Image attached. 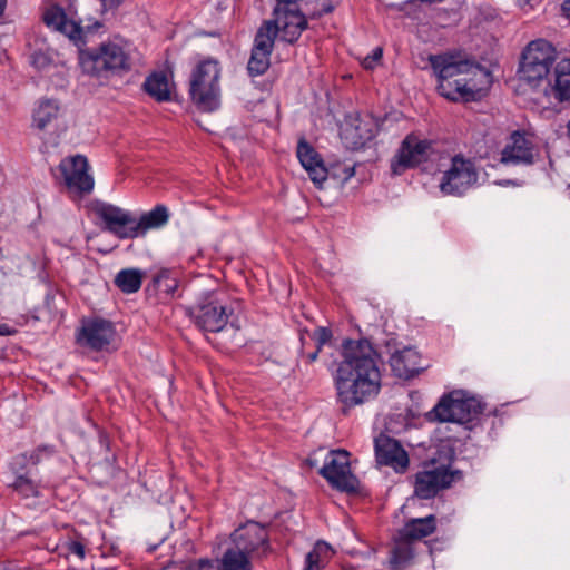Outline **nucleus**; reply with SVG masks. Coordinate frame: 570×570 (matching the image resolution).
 <instances>
[{
	"label": "nucleus",
	"mask_w": 570,
	"mask_h": 570,
	"mask_svg": "<svg viewBox=\"0 0 570 570\" xmlns=\"http://www.w3.org/2000/svg\"><path fill=\"white\" fill-rule=\"evenodd\" d=\"M79 48V63L83 72L92 76L102 73L120 75L129 71L131 59L128 52L117 42H101L96 48Z\"/></svg>",
	"instance_id": "obj_6"
},
{
	"label": "nucleus",
	"mask_w": 570,
	"mask_h": 570,
	"mask_svg": "<svg viewBox=\"0 0 570 570\" xmlns=\"http://www.w3.org/2000/svg\"><path fill=\"white\" fill-rule=\"evenodd\" d=\"M435 530V515L430 514L425 518H414L406 521L400 530V539L412 542L431 535Z\"/></svg>",
	"instance_id": "obj_26"
},
{
	"label": "nucleus",
	"mask_w": 570,
	"mask_h": 570,
	"mask_svg": "<svg viewBox=\"0 0 570 570\" xmlns=\"http://www.w3.org/2000/svg\"><path fill=\"white\" fill-rule=\"evenodd\" d=\"M91 212L104 223L102 229L119 239H134L144 236L149 229L160 228L169 219L168 208L158 204L144 213L139 219L128 210L101 200L91 204Z\"/></svg>",
	"instance_id": "obj_3"
},
{
	"label": "nucleus",
	"mask_w": 570,
	"mask_h": 570,
	"mask_svg": "<svg viewBox=\"0 0 570 570\" xmlns=\"http://www.w3.org/2000/svg\"><path fill=\"white\" fill-rule=\"evenodd\" d=\"M99 442L100 445L104 446L106 450L110 449V441L107 434H100Z\"/></svg>",
	"instance_id": "obj_43"
},
{
	"label": "nucleus",
	"mask_w": 570,
	"mask_h": 570,
	"mask_svg": "<svg viewBox=\"0 0 570 570\" xmlns=\"http://www.w3.org/2000/svg\"><path fill=\"white\" fill-rule=\"evenodd\" d=\"M567 129H568L567 135H568V138H569V140H570V120H569V121H568V124H567Z\"/></svg>",
	"instance_id": "obj_48"
},
{
	"label": "nucleus",
	"mask_w": 570,
	"mask_h": 570,
	"mask_svg": "<svg viewBox=\"0 0 570 570\" xmlns=\"http://www.w3.org/2000/svg\"><path fill=\"white\" fill-rule=\"evenodd\" d=\"M184 570H218V567L209 559H199L189 562Z\"/></svg>",
	"instance_id": "obj_37"
},
{
	"label": "nucleus",
	"mask_w": 570,
	"mask_h": 570,
	"mask_svg": "<svg viewBox=\"0 0 570 570\" xmlns=\"http://www.w3.org/2000/svg\"><path fill=\"white\" fill-rule=\"evenodd\" d=\"M101 3L102 11L116 10L119 8L125 0H99Z\"/></svg>",
	"instance_id": "obj_39"
},
{
	"label": "nucleus",
	"mask_w": 570,
	"mask_h": 570,
	"mask_svg": "<svg viewBox=\"0 0 570 570\" xmlns=\"http://www.w3.org/2000/svg\"><path fill=\"white\" fill-rule=\"evenodd\" d=\"M328 175L344 184L355 175V164L337 163L327 169Z\"/></svg>",
	"instance_id": "obj_35"
},
{
	"label": "nucleus",
	"mask_w": 570,
	"mask_h": 570,
	"mask_svg": "<svg viewBox=\"0 0 570 570\" xmlns=\"http://www.w3.org/2000/svg\"><path fill=\"white\" fill-rule=\"evenodd\" d=\"M59 106L55 100H45L38 107V128L42 129L57 119Z\"/></svg>",
	"instance_id": "obj_34"
},
{
	"label": "nucleus",
	"mask_w": 570,
	"mask_h": 570,
	"mask_svg": "<svg viewBox=\"0 0 570 570\" xmlns=\"http://www.w3.org/2000/svg\"><path fill=\"white\" fill-rule=\"evenodd\" d=\"M449 474H451V483L455 480H461L463 476L462 471H460V470H454V471L449 470Z\"/></svg>",
	"instance_id": "obj_44"
},
{
	"label": "nucleus",
	"mask_w": 570,
	"mask_h": 570,
	"mask_svg": "<svg viewBox=\"0 0 570 570\" xmlns=\"http://www.w3.org/2000/svg\"><path fill=\"white\" fill-rule=\"evenodd\" d=\"M429 62L438 80V92L450 101L471 102L482 97V85L490 72L480 63L454 52L430 55Z\"/></svg>",
	"instance_id": "obj_2"
},
{
	"label": "nucleus",
	"mask_w": 570,
	"mask_h": 570,
	"mask_svg": "<svg viewBox=\"0 0 570 570\" xmlns=\"http://www.w3.org/2000/svg\"><path fill=\"white\" fill-rule=\"evenodd\" d=\"M296 153L311 180L317 188H322L327 178V168H325L318 153L305 139L298 141Z\"/></svg>",
	"instance_id": "obj_24"
},
{
	"label": "nucleus",
	"mask_w": 570,
	"mask_h": 570,
	"mask_svg": "<svg viewBox=\"0 0 570 570\" xmlns=\"http://www.w3.org/2000/svg\"><path fill=\"white\" fill-rule=\"evenodd\" d=\"M60 170L68 191L76 196L88 194L94 188V179L88 174V160L85 156L76 155L60 163Z\"/></svg>",
	"instance_id": "obj_16"
},
{
	"label": "nucleus",
	"mask_w": 570,
	"mask_h": 570,
	"mask_svg": "<svg viewBox=\"0 0 570 570\" xmlns=\"http://www.w3.org/2000/svg\"><path fill=\"white\" fill-rule=\"evenodd\" d=\"M551 95L559 101L570 100V58L557 62L551 78Z\"/></svg>",
	"instance_id": "obj_27"
},
{
	"label": "nucleus",
	"mask_w": 570,
	"mask_h": 570,
	"mask_svg": "<svg viewBox=\"0 0 570 570\" xmlns=\"http://www.w3.org/2000/svg\"><path fill=\"white\" fill-rule=\"evenodd\" d=\"M341 360L326 363L332 372L337 402L348 410L376 396L381 390L380 354L366 340L345 338L340 345Z\"/></svg>",
	"instance_id": "obj_1"
},
{
	"label": "nucleus",
	"mask_w": 570,
	"mask_h": 570,
	"mask_svg": "<svg viewBox=\"0 0 570 570\" xmlns=\"http://www.w3.org/2000/svg\"><path fill=\"white\" fill-rule=\"evenodd\" d=\"M0 570H6L2 566H0Z\"/></svg>",
	"instance_id": "obj_49"
},
{
	"label": "nucleus",
	"mask_w": 570,
	"mask_h": 570,
	"mask_svg": "<svg viewBox=\"0 0 570 570\" xmlns=\"http://www.w3.org/2000/svg\"><path fill=\"white\" fill-rule=\"evenodd\" d=\"M144 273L137 268H125L115 276V285L125 294H132L140 289Z\"/></svg>",
	"instance_id": "obj_30"
},
{
	"label": "nucleus",
	"mask_w": 570,
	"mask_h": 570,
	"mask_svg": "<svg viewBox=\"0 0 570 570\" xmlns=\"http://www.w3.org/2000/svg\"><path fill=\"white\" fill-rule=\"evenodd\" d=\"M554 47L544 39L531 41L522 52L520 79L543 96H551V67L556 61Z\"/></svg>",
	"instance_id": "obj_5"
},
{
	"label": "nucleus",
	"mask_w": 570,
	"mask_h": 570,
	"mask_svg": "<svg viewBox=\"0 0 570 570\" xmlns=\"http://www.w3.org/2000/svg\"><path fill=\"white\" fill-rule=\"evenodd\" d=\"M73 0H68L67 8L58 2H49L43 7L41 19L47 28L66 36L77 47L86 45V36L102 27L96 21L92 26L82 27L81 20L76 19Z\"/></svg>",
	"instance_id": "obj_8"
},
{
	"label": "nucleus",
	"mask_w": 570,
	"mask_h": 570,
	"mask_svg": "<svg viewBox=\"0 0 570 570\" xmlns=\"http://www.w3.org/2000/svg\"><path fill=\"white\" fill-rule=\"evenodd\" d=\"M274 43L275 40L267 35V31L265 32L261 28L257 29L247 63V71L249 76H262L268 70Z\"/></svg>",
	"instance_id": "obj_21"
},
{
	"label": "nucleus",
	"mask_w": 570,
	"mask_h": 570,
	"mask_svg": "<svg viewBox=\"0 0 570 570\" xmlns=\"http://www.w3.org/2000/svg\"><path fill=\"white\" fill-rule=\"evenodd\" d=\"M334 551L325 541H317L313 549L306 554L303 570H323L332 559Z\"/></svg>",
	"instance_id": "obj_29"
},
{
	"label": "nucleus",
	"mask_w": 570,
	"mask_h": 570,
	"mask_svg": "<svg viewBox=\"0 0 570 570\" xmlns=\"http://www.w3.org/2000/svg\"><path fill=\"white\" fill-rule=\"evenodd\" d=\"M65 546L68 554H72L80 560L86 557V543L82 538L70 539Z\"/></svg>",
	"instance_id": "obj_36"
},
{
	"label": "nucleus",
	"mask_w": 570,
	"mask_h": 570,
	"mask_svg": "<svg viewBox=\"0 0 570 570\" xmlns=\"http://www.w3.org/2000/svg\"><path fill=\"white\" fill-rule=\"evenodd\" d=\"M35 466L36 461L32 455L19 454L11 462V471L14 475L11 487L23 498H30L36 494Z\"/></svg>",
	"instance_id": "obj_23"
},
{
	"label": "nucleus",
	"mask_w": 570,
	"mask_h": 570,
	"mask_svg": "<svg viewBox=\"0 0 570 570\" xmlns=\"http://www.w3.org/2000/svg\"><path fill=\"white\" fill-rule=\"evenodd\" d=\"M227 306L219 298L218 293L209 292L204 294L190 309V316L196 326L206 333L220 334L216 343L222 348L242 346L244 338L240 335L239 326L234 322L229 323L232 314Z\"/></svg>",
	"instance_id": "obj_4"
},
{
	"label": "nucleus",
	"mask_w": 570,
	"mask_h": 570,
	"mask_svg": "<svg viewBox=\"0 0 570 570\" xmlns=\"http://www.w3.org/2000/svg\"><path fill=\"white\" fill-rule=\"evenodd\" d=\"M410 543V541L401 540L393 548L389 561L392 570H405L410 566L414 557V551Z\"/></svg>",
	"instance_id": "obj_32"
},
{
	"label": "nucleus",
	"mask_w": 570,
	"mask_h": 570,
	"mask_svg": "<svg viewBox=\"0 0 570 570\" xmlns=\"http://www.w3.org/2000/svg\"><path fill=\"white\" fill-rule=\"evenodd\" d=\"M301 352L307 364L314 363L321 353L333 347V332L330 327L317 326L313 332H299Z\"/></svg>",
	"instance_id": "obj_20"
},
{
	"label": "nucleus",
	"mask_w": 570,
	"mask_h": 570,
	"mask_svg": "<svg viewBox=\"0 0 570 570\" xmlns=\"http://www.w3.org/2000/svg\"><path fill=\"white\" fill-rule=\"evenodd\" d=\"M383 50L382 48L377 47L373 50L372 55L367 56L364 59V67L366 69H372L374 65L382 59Z\"/></svg>",
	"instance_id": "obj_38"
},
{
	"label": "nucleus",
	"mask_w": 570,
	"mask_h": 570,
	"mask_svg": "<svg viewBox=\"0 0 570 570\" xmlns=\"http://www.w3.org/2000/svg\"><path fill=\"white\" fill-rule=\"evenodd\" d=\"M29 62L31 66H36V53L29 55Z\"/></svg>",
	"instance_id": "obj_47"
},
{
	"label": "nucleus",
	"mask_w": 570,
	"mask_h": 570,
	"mask_svg": "<svg viewBox=\"0 0 570 570\" xmlns=\"http://www.w3.org/2000/svg\"><path fill=\"white\" fill-rule=\"evenodd\" d=\"M153 284L158 292L168 296H174L179 285L178 272L173 269H161L153 278Z\"/></svg>",
	"instance_id": "obj_33"
},
{
	"label": "nucleus",
	"mask_w": 570,
	"mask_h": 570,
	"mask_svg": "<svg viewBox=\"0 0 570 570\" xmlns=\"http://www.w3.org/2000/svg\"><path fill=\"white\" fill-rule=\"evenodd\" d=\"M333 6L332 4H324L322 11L320 12H313L309 14L311 18H320L322 17L323 14H327V13H331L333 11Z\"/></svg>",
	"instance_id": "obj_40"
},
{
	"label": "nucleus",
	"mask_w": 570,
	"mask_h": 570,
	"mask_svg": "<svg viewBox=\"0 0 570 570\" xmlns=\"http://www.w3.org/2000/svg\"><path fill=\"white\" fill-rule=\"evenodd\" d=\"M540 157L539 148L525 131L514 130L501 151L500 163L514 166H531Z\"/></svg>",
	"instance_id": "obj_15"
},
{
	"label": "nucleus",
	"mask_w": 570,
	"mask_h": 570,
	"mask_svg": "<svg viewBox=\"0 0 570 570\" xmlns=\"http://www.w3.org/2000/svg\"><path fill=\"white\" fill-rule=\"evenodd\" d=\"M229 547L255 561L264 560L273 551L267 528L255 521L235 529L230 534Z\"/></svg>",
	"instance_id": "obj_11"
},
{
	"label": "nucleus",
	"mask_w": 570,
	"mask_h": 570,
	"mask_svg": "<svg viewBox=\"0 0 570 570\" xmlns=\"http://www.w3.org/2000/svg\"><path fill=\"white\" fill-rule=\"evenodd\" d=\"M563 16L570 21V0H564L561 4Z\"/></svg>",
	"instance_id": "obj_41"
},
{
	"label": "nucleus",
	"mask_w": 570,
	"mask_h": 570,
	"mask_svg": "<svg viewBox=\"0 0 570 570\" xmlns=\"http://www.w3.org/2000/svg\"><path fill=\"white\" fill-rule=\"evenodd\" d=\"M55 299V294H52L51 288L49 287V293L46 295L45 303L49 309H51V302Z\"/></svg>",
	"instance_id": "obj_45"
},
{
	"label": "nucleus",
	"mask_w": 570,
	"mask_h": 570,
	"mask_svg": "<svg viewBox=\"0 0 570 570\" xmlns=\"http://www.w3.org/2000/svg\"><path fill=\"white\" fill-rule=\"evenodd\" d=\"M374 136L373 121L361 118L360 115L348 116L341 131L345 146L354 150L363 148Z\"/></svg>",
	"instance_id": "obj_22"
},
{
	"label": "nucleus",
	"mask_w": 570,
	"mask_h": 570,
	"mask_svg": "<svg viewBox=\"0 0 570 570\" xmlns=\"http://www.w3.org/2000/svg\"><path fill=\"white\" fill-rule=\"evenodd\" d=\"M116 334L111 322L102 318H92L82 322L81 330L77 335V342L92 351L105 350L114 340Z\"/></svg>",
	"instance_id": "obj_18"
},
{
	"label": "nucleus",
	"mask_w": 570,
	"mask_h": 570,
	"mask_svg": "<svg viewBox=\"0 0 570 570\" xmlns=\"http://www.w3.org/2000/svg\"><path fill=\"white\" fill-rule=\"evenodd\" d=\"M7 6V0H0V18L2 17Z\"/></svg>",
	"instance_id": "obj_46"
},
{
	"label": "nucleus",
	"mask_w": 570,
	"mask_h": 570,
	"mask_svg": "<svg viewBox=\"0 0 570 570\" xmlns=\"http://www.w3.org/2000/svg\"><path fill=\"white\" fill-rule=\"evenodd\" d=\"M272 16L259 28L274 40L278 37L281 41L294 45L308 28V16L303 12L301 2L283 1V4H275Z\"/></svg>",
	"instance_id": "obj_7"
},
{
	"label": "nucleus",
	"mask_w": 570,
	"mask_h": 570,
	"mask_svg": "<svg viewBox=\"0 0 570 570\" xmlns=\"http://www.w3.org/2000/svg\"><path fill=\"white\" fill-rule=\"evenodd\" d=\"M432 150V140L423 139L417 134L411 132L402 140L395 157L392 159L393 174L401 175L409 168H414L425 163Z\"/></svg>",
	"instance_id": "obj_14"
},
{
	"label": "nucleus",
	"mask_w": 570,
	"mask_h": 570,
	"mask_svg": "<svg viewBox=\"0 0 570 570\" xmlns=\"http://www.w3.org/2000/svg\"><path fill=\"white\" fill-rule=\"evenodd\" d=\"M375 458L380 465L391 466L397 473H404L409 468V455L401 443L381 433L374 440Z\"/></svg>",
	"instance_id": "obj_19"
},
{
	"label": "nucleus",
	"mask_w": 570,
	"mask_h": 570,
	"mask_svg": "<svg viewBox=\"0 0 570 570\" xmlns=\"http://www.w3.org/2000/svg\"><path fill=\"white\" fill-rule=\"evenodd\" d=\"M451 485V474L444 465H425L415 474L414 494L420 499H432Z\"/></svg>",
	"instance_id": "obj_17"
},
{
	"label": "nucleus",
	"mask_w": 570,
	"mask_h": 570,
	"mask_svg": "<svg viewBox=\"0 0 570 570\" xmlns=\"http://www.w3.org/2000/svg\"><path fill=\"white\" fill-rule=\"evenodd\" d=\"M219 75L218 62L212 59L199 62L193 70L189 94L200 111L210 112L219 107Z\"/></svg>",
	"instance_id": "obj_9"
},
{
	"label": "nucleus",
	"mask_w": 570,
	"mask_h": 570,
	"mask_svg": "<svg viewBox=\"0 0 570 570\" xmlns=\"http://www.w3.org/2000/svg\"><path fill=\"white\" fill-rule=\"evenodd\" d=\"M320 474L327 480L332 488L346 493H355L360 481L352 473L350 453L345 450L332 451L325 459Z\"/></svg>",
	"instance_id": "obj_13"
},
{
	"label": "nucleus",
	"mask_w": 570,
	"mask_h": 570,
	"mask_svg": "<svg viewBox=\"0 0 570 570\" xmlns=\"http://www.w3.org/2000/svg\"><path fill=\"white\" fill-rule=\"evenodd\" d=\"M479 173L475 164L462 155L451 159V166L440 180V190L444 195L462 196L478 183Z\"/></svg>",
	"instance_id": "obj_12"
},
{
	"label": "nucleus",
	"mask_w": 570,
	"mask_h": 570,
	"mask_svg": "<svg viewBox=\"0 0 570 570\" xmlns=\"http://www.w3.org/2000/svg\"><path fill=\"white\" fill-rule=\"evenodd\" d=\"M252 558L227 547L219 559L218 570H253Z\"/></svg>",
	"instance_id": "obj_31"
},
{
	"label": "nucleus",
	"mask_w": 570,
	"mask_h": 570,
	"mask_svg": "<svg viewBox=\"0 0 570 570\" xmlns=\"http://www.w3.org/2000/svg\"><path fill=\"white\" fill-rule=\"evenodd\" d=\"M390 365L393 373L404 380L414 377L425 368L419 352L411 347L393 353L390 357Z\"/></svg>",
	"instance_id": "obj_25"
},
{
	"label": "nucleus",
	"mask_w": 570,
	"mask_h": 570,
	"mask_svg": "<svg viewBox=\"0 0 570 570\" xmlns=\"http://www.w3.org/2000/svg\"><path fill=\"white\" fill-rule=\"evenodd\" d=\"M16 331L12 330L9 325L7 324H1L0 325V335L1 336H8V335H11L13 334Z\"/></svg>",
	"instance_id": "obj_42"
},
{
	"label": "nucleus",
	"mask_w": 570,
	"mask_h": 570,
	"mask_svg": "<svg viewBox=\"0 0 570 570\" xmlns=\"http://www.w3.org/2000/svg\"><path fill=\"white\" fill-rule=\"evenodd\" d=\"M482 403L462 390L444 394L426 414L429 421L454 422L466 424L482 413Z\"/></svg>",
	"instance_id": "obj_10"
},
{
	"label": "nucleus",
	"mask_w": 570,
	"mask_h": 570,
	"mask_svg": "<svg viewBox=\"0 0 570 570\" xmlns=\"http://www.w3.org/2000/svg\"><path fill=\"white\" fill-rule=\"evenodd\" d=\"M145 91L157 101L170 100V88L166 73L153 72L144 82Z\"/></svg>",
	"instance_id": "obj_28"
}]
</instances>
